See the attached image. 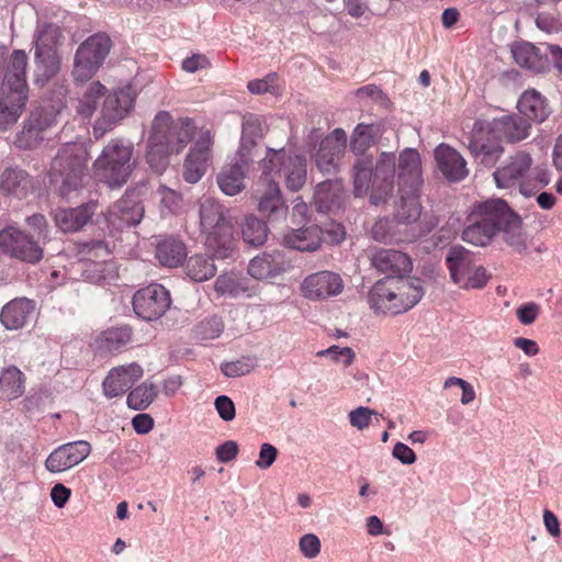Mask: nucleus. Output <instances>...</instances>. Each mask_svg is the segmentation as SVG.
Wrapping results in <instances>:
<instances>
[{"label":"nucleus","mask_w":562,"mask_h":562,"mask_svg":"<svg viewBox=\"0 0 562 562\" xmlns=\"http://www.w3.org/2000/svg\"><path fill=\"white\" fill-rule=\"evenodd\" d=\"M187 276L195 282H203L216 273L213 258L206 255L191 256L186 265Z\"/></svg>","instance_id":"nucleus-42"},{"label":"nucleus","mask_w":562,"mask_h":562,"mask_svg":"<svg viewBox=\"0 0 562 562\" xmlns=\"http://www.w3.org/2000/svg\"><path fill=\"white\" fill-rule=\"evenodd\" d=\"M469 149L474 158L485 167L494 166L504 153V148L499 143L483 142L481 139H472Z\"/></svg>","instance_id":"nucleus-43"},{"label":"nucleus","mask_w":562,"mask_h":562,"mask_svg":"<svg viewBox=\"0 0 562 562\" xmlns=\"http://www.w3.org/2000/svg\"><path fill=\"white\" fill-rule=\"evenodd\" d=\"M25 391V375L15 366L3 368L0 372V397L15 400Z\"/></svg>","instance_id":"nucleus-38"},{"label":"nucleus","mask_w":562,"mask_h":562,"mask_svg":"<svg viewBox=\"0 0 562 562\" xmlns=\"http://www.w3.org/2000/svg\"><path fill=\"white\" fill-rule=\"evenodd\" d=\"M112 267V263L103 261H92L86 265L82 276L92 283H101L103 282L105 277V271Z\"/></svg>","instance_id":"nucleus-54"},{"label":"nucleus","mask_w":562,"mask_h":562,"mask_svg":"<svg viewBox=\"0 0 562 562\" xmlns=\"http://www.w3.org/2000/svg\"><path fill=\"white\" fill-rule=\"evenodd\" d=\"M91 452V446L86 440H77L60 445L45 460V468L50 473L65 472L81 463Z\"/></svg>","instance_id":"nucleus-19"},{"label":"nucleus","mask_w":562,"mask_h":562,"mask_svg":"<svg viewBox=\"0 0 562 562\" xmlns=\"http://www.w3.org/2000/svg\"><path fill=\"white\" fill-rule=\"evenodd\" d=\"M317 356L318 357L328 356L336 362L341 361L345 367H349L356 358V355L351 348L339 347L336 345H334L327 349L318 351Z\"/></svg>","instance_id":"nucleus-53"},{"label":"nucleus","mask_w":562,"mask_h":562,"mask_svg":"<svg viewBox=\"0 0 562 562\" xmlns=\"http://www.w3.org/2000/svg\"><path fill=\"white\" fill-rule=\"evenodd\" d=\"M244 240L251 246L262 245L268 236V227L265 222L250 215L246 217L241 228Z\"/></svg>","instance_id":"nucleus-49"},{"label":"nucleus","mask_w":562,"mask_h":562,"mask_svg":"<svg viewBox=\"0 0 562 562\" xmlns=\"http://www.w3.org/2000/svg\"><path fill=\"white\" fill-rule=\"evenodd\" d=\"M252 363L249 359L225 362L221 366V371L225 376L238 378L251 371Z\"/></svg>","instance_id":"nucleus-59"},{"label":"nucleus","mask_w":562,"mask_h":562,"mask_svg":"<svg viewBox=\"0 0 562 562\" xmlns=\"http://www.w3.org/2000/svg\"><path fill=\"white\" fill-rule=\"evenodd\" d=\"M143 368L136 362L113 368L102 383L104 395L109 398L122 395L143 376Z\"/></svg>","instance_id":"nucleus-25"},{"label":"nucleus","mask_w":562,"mask_h":562,"mask_svg":"<svg viewBox=\"0 0 562 562\" xmlns=\"http://www.w3.org/2000/svg\"><path fill=\"white\" fill-rule=\"evenodd\" d=\"M535 23L537 27L548 34L559 33L562 31V21L551 13H539Z\"/></svg>","instance_id":"nucleus-60"},{"label":"nucleus","mask_w":562,"mask_h":562,"mask_svg":"<svg viewBox=\"0 0 562 562\" xmlns=\"http://www.w3.org/2000/svg\"><path fill=\"white\" fill-rule=\"evenodd\" d=\"M347 135L344 130L336 128L319 144L315 154L317 168L324 173H333L338 169L339 161L346 148Z\"/></svg>","instance_id":"nucleus-22"},{"label":"nucleus","mask_w":562,"mask_h":562,"mask_svg":"<svg viewBox=\"0 0 562 562\" xmlns=\"http://www.w3.org/2000/svg\"><path fill=\"white\" fill-rule=\"evenodd\" d=\"M144 216V206L132 194H125L108 211L106 222L115 229L137 225Z\"/></svg>","instance_id":"nucleus-23"},{"label":"nucleus","mask_w":562,"mask_h":562,"mask_svg":"<svg viewBox=\"0 0 562 562\" xmlns=\"http://www.w3.org/2000/svg\"><path fill=\"white\" fill-rule=\"evenodd\" d=\"M133 310L135 314L151 322L160 318L170 307L171 297L168 290L158 283H151L138 290L133 296Z\"/></svg>","instance_id":"nucleus-14"},{"label":"nucleus","mask_w":562,"mask_h":562,"mask_svg":"<svg viewBox=\"0 0 562 562\" xmlns=\"http://www.w3.org/2000/svg\"><path fill=\"white\" fill-rule=\"evenodd\" d=\"M277 74L271 72L262 79H255L248 82V90L254 94H262L267 92H274V86L277 82Z\"/></svg>","instance_id":"nucleus-61"},{"label":"nucleus","mask_w":562,"mask_h":562,"mask_svg":"<svg viewBox=\"0 0 562 562\" xmlns=\"http://www.w3.org/2000/svg\"><path fill=\"white\" fill-rule=\"evenodd\" d=\"M223 331L221 318L213 316L204 319L198 327V334L202 339H214Z\"/></svg>","instance_id":"nucleus-57"},{"label":"nucleus","mask_w":562,"mask_h":562,"mask_svg":"<svg viewBox=\"0 0 562 562\" xmlns=\"http://www.w3.org/2000/svg\"><path fill=\"white\" fill-rule=\"evenodd\" d=\"M517 109L519 114L527 119L530 123H543L552 113L549 100L540 91L535 88L525 90L518 101Z\"/></svg>","instance_id":"nucleus-26"},{"label":"nucleus","mask_w":562,"mask_h":562,"mask_svg":"<svg viewBox=\"0 0 562 562\" xmlns=\"http://www.w3.org/2000/svg\"><path fill=\"white\" fill-rule=\"evenodd\" d=\"M0 249L12 258L27 263H37L43 258V247L34 236L15 226L0 231Z\"/></svg>","instance_id":"nucleus-13"},{"label":"nucleus","mask_w":562,"mask_h":562,"mask_svg":"<svg viewBox=\"0 0 562 562\" xmlns=\"http://www.w3.org/2000/svg\"><path fill=\"white\" fill-rule=\"evenodd\" d=\"M26 65L25 52L14 50L0 88V130H7L13 125L24 111L29 99Z\"/></svg>","instance_id":"nucleus-3"},{"label":"nucleus","mask_w":562,"mask_h":562,"mask_svg":"<svg viewBox=\"0 0 562 562\" xmlns=\"http://www.w3.org/2000/svg\"><path fill=\"white\" fill-rule=\"evenodd\" d=\"M262 136V125L258 116L248 114L244 117L241 126L240 146L237 154L246 153L250 156L251 148Z\"/></svg>","instance_id":"nucleus-44"},{"label":"nucleus","mask_w":562,"mask_h":562,"mask_svg":"<svg viewBox=\"0 0 562 562\" xmlns=\"http://www.w3.org/2000/svg\"><path fill=\"white\" fill-rule=\"evenodd\" d=\"M97 210L95 202H89L75 209H61L55 214L56 225L65 233L81 229Z\"/></svg>","instance_id":"nucleus-31"},{"label":"nucleus","mask_w":562,"mask_h":562,"mask_svg":"<svg viewBox=\"0 0 562 562\" xmlns=\"http://www.w3.org/2000/svg\"><path fill=\"white\" fill-rule=\"evenodd\" d=\"M56 123L55 111L37 110L31 114L29 125L24 127L19 136L20 146L31 147L33 143L42 140L44 137L41 133L49 128Z\"/></svg>","instance_id":"nucleus-35"},{"label":"nucleus","mask_w":562,"mask_h":562,"mask_svg":"<svg viewBox=\"0 0 562 562\" xmlns=\"http://www.w3.org/2000/svg\"><path fill=\"white\" fill-rule=\"evenodd\" d=\"M344 286L338 273L324 270L307 276L301 284V292L311 301H323L339 295Z\"/></svg>","instance_id":"nucleus-18"},{"label":"nucleus","mask_w":562,"mask_h":562,"mask_svg":"<svg viewBox=\"0 0 562 562\" xmlns=\"http://www.w3.org/2000/svg\"><path fill=\"white\" fill-rule=\"evenodd\" d=\"M543 59L547 61L546 74L553 70L562 77V46L558 44H543Z\"/></svg>","instance_id":"nucleus-52"},{"label":"nucleus","mask_w":562,"mask_h":562,"mask_svg":"<svg viewBox=\"0 0 562 562\" xmlns=\"http://www.w3.org/2000/svg\"><path fill=\"white\" fill-rule=\"evenodd\" d=\"M195 130L194 122L189 117L175 121L168 112H159L153 121L146 147L145 158L150 169L161 175L169 165L170 155L182 151Z\"/></svg>","instance_id":"nucleus-2"},{"label":"nucleus","mask_w":562,"mask_h":562,"mask_svg":"<svg viewBox=\"0 0 562 562\" xmlns=\"http://www.w3.org/2000/svg\"><path fill=\"white\" fill-rule=\"evenodd\" d=\"M213 136L209 130L202 131L194 145L190 148L183 164V179L194 184L199 182L207 170L212 158Z\"/></svg>","instance_id":"nucleus-15"},{"label":"nucleus","mask_w":562,"mask_h":562,"mask_svg":"<svg viewBox=\"0 0 562 562\" xmlns=\"http://www.w3.org/2000/svg\"><path fill=\"white\" fill-rule=\"evenodd\" d=\"M60 40L59 27L54 24H45L35 37V60L44 68L46 77L53 76L58 69L56 46Z\"/></svg>","instance_id":"nucleus-21"},{"label":"nucleus","mask_w":562,"mask_h":562,"mask_svg":"<svg viewBox=\"0 0 562 562\" xmlns=\"http://www.w3.org/2000/svg\"><path fill=\"white\" fill-rule=\"evenodd\" d=\"M88 158L83 144L68 143L58 150L52 161L49 177L60 196L70 199L83 188Z\"/></svg>","instance_id":"nucleus-5"},{"label":"nucleus","mask_w":562,"mask_h":562,"mask_svg":"<svg viewBox=\"0 0 562 562\" xmlns=\"http://www.w3.org/2000/svg\"><path fill=\"white\" fill-rule=\"evenodd\" d=\"M134 146L120 138L111 139L93 162L94 175L110 188L125 184L135 168Z\"/></svg>","instance_id":"nucleus-7"},{"label":"nucleus","mask_w":562,"mask_h":562,"mask_svg":"<svg viewBox=\"0 0 562 562\" xmlns=\"http://www.w3.org/2000/svg\"><path fill=\"white\" fill-rule=\"evenodd\" d=\"M250 164L251 157L241 153L221 168L216 176V183L223 194L235 196L246 189Z\"/></svg>","instance_id":"nucleus-16"},{"label":"nucleus","mask_w":562,"mask_h":562,"mask_svg":"<svg viewBox=\"0 0 562 562\" xmlns=\"http://www.w3.org/2000/svg\"><path fill=\"white\" fill-rule=\"evenodd\" d=\"M446 263L452 282L463 290L482 289L491 278L483 266L476 265L475 255L460 245L448 250Z\"/></svg>","instance_id":"nucleus-8"},{"label":"nucleus","mask_w":562,"mask_h":562,"mask_svg":"<svg viewBox=\"0 0 562 562\" xmlns=\"http://www.w3.org/2000/svg\"><path fill=\"white\" fill-rule=\"evenodd\" d=\"M157 194L160 201L161 214H175L179 211L182 201L180 193L166 186H159Z\"/></svg>","instance_id":"nucleus-51"},{"label":"nucleus","mask_w":562,"mask_h":562,"mask_svg":"<svg viewBox=\"0 0 562 562\" xmlns=\"http://www.w3.org/2000/svg\"><path fill=\"white\" fill-rule=\"evenodd\" d=\"M345 191L338 180H327L319 183L314 193V205L319 213L337 214L344 204Z\"/></svg>","instance_id":"nucleus-27"},{"label":"nucleus","mask_w":562,"mask_h":562,"mask_svg":"<svg viewBox=\"0 0 562 562\" xmlns=\"http://www.w3.org/2000/svg\"><path fill=\"white\" fill-rule=\"evenodd\" d=\"M30 186L29 176L20 169L7 168L0 179V188L7 193L23 195Z\"/></svg>","instance_id":"nucleus-45"},{"label":"nucleus","mask_w":562,"mask_h":562,"mask_svg":"<svg viewBox=\"0 0 562 562\" xmlns=\"http://www.w3.org/2000/svg\"><path fill=\"white\" fill-rule=\"evenodd\" d=\"M157 387L153 382L145 381L127 395V405L135 411L146 409L157 396Z\"/></svg>","instance_id":"nucleus-47"},{"label":"nucleus","mask_w":562,"mask_h":562,"mask_svg":"<svg viewBox=\"0 0 562 562\" xmlns=\"http://www.w3.org/2000/svg\"><path fill=\"white\" fill-rule=\"evenodd\" d=\"M372 266L386 277H406L413 262L408 255L393 248H381L371 256Z\"/></svg>","instance_id":"nucleus-24"},{"label":"nucleus","mask_w":562,"mask_h":562,"mask_svg":"<svg viewBox=\"0 0 562 562\" xmlns=\"http://www.w3.org/2000/svg\"><path fill=\"white\" fill-rule=\"evenodd\" d=\"M260 181L265 189L258 195V212L269 221L285 218L288 206L282 198L276 177L284 175L285 186L292 192L300 191L306 182V158L286 150L267 147L265 157L259 162Z\"/></svg>","instance_id":"nucleus-1"},{"label":"nucleus","mask_w":562,"mask_h":562,"mask_svg":"<svg viewBox=\"0 0 562 562\" xmlns=\"http://www.w3.org/2000/svg\"><path fill=\"white\" fill-rule=\"evenodd\" d=\"M277 456V448L270 443L265 442L260 447L259 458L256 461V465L262 470L269 469L274 463Z\"/></svg>","instance_id":"nucleus-63"},{"label":"nucleus","mask_w":562,"mask_h":562,"mask_svg":"<svg viewBox=\"0 0 562 562\" xmlns=\"http://www.w3.org/2000/svg\"><path fill=\"white\" fill-rule=\"evenodd\" d=\"M372 158H358L353 166L355 194L362 196L372 188Z\"/></svg>","instance_id":"nucleus-46"},{"label":"nucleus","mask_w":562,"mask_h":562,"mask_svg":"<svg viewBox=\"0 0 562 562\" xmlns=\"http://www.w3.org/2000/svg\"><path fill=\"white\" fill-rule=\"evenodd\" d=\"M438 168L449 181H461L468 176L464 158L452 147L440 144L435 149Z\"/></svg>","instance_id":"nucleus-29"},{"label":"nucleus","mask_w":562,"mask_h":562,"mask_svg":"<svg viewBox=\"0 0 562 562\" xmlns=\"http://www.w3.org/2000/svg\"><path fill=\"white\" fill-rule=\"evenodd\" d=\"M323 231L318 226L292 229L284 235V244L300 251H314L319 248Z\"/></svg>","instance_id":"nucleus-36"},{"label":"nucleus","mask_w":562,"mask_h":562,"mask_svg":"<svg viewBox=\"0 0 562 562\" xmlns=\"http://www.w3.org/2000/svg\"><path fill=\"white\" fill-rule=\"evenodd\" d=\"M531 167L532 158L529 153L524 150L515 153L494 171L496 187L501 189L518 187L521 195L526 198L533 195L537 192V186L532 182Z\"/></svg>","instance_id":"nucleus-10"},{"label":"nucleus","mask_w":562,"mask_h":562,"mask_svg":"<svg viewBox=\"0 0 562 562\" xmlns=\"http://www.w3.org/2000/svg\"><path fill=\"white\" fill-rule=\"evenodd\" d=\"M135 94L128 87L115 90L105 95L100 116L93 125V136L101 138L114 128L133 110Z\"/></svg>","instance_id":"nucleus-12"},{"label":"nucleus","mask_w":562,"mask_h":562,"mask_svg":"<svg viewBox=\"0 0 562 562\" xmlns=\"http://www.w3.org/2000/svg\"><path fill=\"white\" fill-rule=\"evenodd\" d=\"M214 406H215V409H216L218 416L223 420L231 422L235 418V416H236L235 404L232 401V398L228 397L227 395L217 396L215 398Z\"/></svg>","instance_id":"nucleus-62"},{"label":"nucleus","mask_w":562,"mask_h":562,"mask_svg":"<svg viewBox=\"0 0 562 562\" xmlns=\"http://www.w3.org/2000/svg\"><path fill=\"white\" fill-rule=\"evenodd\" d=\"M422 181L419 154L415 149L406 148L398 158V188L418 191Z\"/></svg>","instance_id":"nucleus-30"},{"label":"nucleus","mask_w":562,"mask_h":562,"mask_svg":"<svg viewBox=\"0 0 562 562\" xmlns=\"http://www.w3.org/2000/svg\"><path fill=\"white\" fill-rule=\"evenodd\" d=\"M512 56L517 65L535 74H546L547 61L543 59V45L536 46L528 42L512 46Z\"/></svg>","instance_id":"nucleus-33"},{"label":"nucleus","mask_w":562,"mask_h":562,"mask_svg":"<svg viewBox=\"0 0 562 562\" xmlns=\"http://www.w3.org/2000/svg\"><path fill=\"white\" fill-rule=\"evenodd\" d=\"M200 229L205 245L216 258L225 259L235 249L234 226L228 210L214 198L203 196L198 202Z\"/></svg>","instance_id":"nucleus-4"},{"label":"nucleus","mask_w":562,"mask_h":562,"mask_svg":"<svg viewBox=\"0 0 562 562\" xmlns=\"http://www.w3.org/2000/svg\"><path fill=\"white\" fill-rule=\"evenodd\" d=\"M495 127L509 143L521 142L531 132V123L521 114L505 115L495 122Z\"/></svg>","instance_id":"nucleus-37"},{"label":"nucleus","mask_w":562,"mask_h":562,"mask_svg":"<svg viewBox=\"0 0 562 562\" xmlns=\"http://www.w3.org/2000/svg\"><path fill=\"white\" fill-rule=\"evenodd\" d=\"M34 307V303L29 299H14L2 307L0 321L7 329H20L32 316Z\"/></svg>","instance_id":"nucleus-32"},{"label":"nucleus","mask_w":562,"mask_h":562,"mask_svg":"<svg viewBox=\"0 0 562 562\" xmlns=\"http://www.w3.org/2000/svg\"><path fill=\"white\" fill-rule=\"evenodd\" d=\"M497 226L503 235L504 241L518 254H526L528 250L527 234L522 228L520 216L514 212L506 201L499 199L497 211Z\"/></svg>","instance_id":"nucleus-17"},{"label":"nucleus","mask_w":562,"mask_h":562,"mask_svg":"<svg viewBox=\"0 0 562 562\" xmlns=\"http://www.w3.org/2000/svg\"><path fill=\"white\" fill-rule=\"evenodd\" d=\"M396 172V158L392 153H382L372 170L370 201L374 205L384 203L391 195Z\"/></svg>","instance_id":"nucleus-20"},{"label":"nucleus","mask_w":562,"mask_h":562,"mask_svg":"<svg viewBox=\"0 0 562 562\" xmlns=\"http://www.w3.org/2000/svg\"><path fill=\"white\" fill-rule=\"evenodd\" d=\"M392 456L402 464L411 465L416 462V454L412 448L403 442H396L392 450Z\"/></svg>","instance_id":"nucleus-64"},{"label":"nucleus","mask_w":562,"mask_h":562,"mask_svg":"<svg viewBox=\"0 0 562 562\" xmlns=\"http://www.w3.org/2000/svg\"><path fill=\"white\" fill-rule=\"evenodd\" d=\"M378 127L360 123L356 126L350 142V148L357 156H362L374 144Z\"/></svg>","instance_id":"nucleus-48"},{"label":"nucleus","mask_w":562,"mask_h":562,"mask_svg":"<svg viewBox=\"0 0 562 562\" xmlns=\"http://www.w3.org/2000/svg\"><path fill=\"white\" fill-rule=\"evenodd\" d=\"M376 412L364 406H360L349 413V423L352 427L363 430L367 428L372 419V416H375Z\"/></svg>","instance_id":"nucleus-58"},{"label":"nucleus","mask_w":562,"mask_h":562,"mask_svg":"<svg viewBox=\"0 0 562 562\" xmlns=\"http://www.w3.org/2000/svg\"><path fill=\"white\" fill-rule=\"evenodd\" d=\"M132 329L128 326L112 327L103 330L95 339L97 349L100 351H119L130 344Z\"/></svg>","instance_id":"nucleus-39"},{"label":"nucleus","mask_w":562,"mask_h":562,"mask_svg":"<svg viewBox=\"0 0 562 562\" xmlns=\"http://www.w3.org/2000/svg\"><path fill=\"white\" fill-rule=\"evenodd\" d=\"M424 289L419 279L385 277L370 291V305L375 311L401 314L414 307L423 297Z\"/></svg>","instance_id":"nucleus-6"},{"label":"nucleus","mask_w":562,"mask_h":562,"mask_svg":"<svg viewBox=\"0 0 562 562\" xmlns=\"http://www.w3.org/2000/svg\"><path fill=\"white\" fill-rule=\"evenodd\" d=\"M105 90L100 81L83 85L77 104L78 114L86 119L91 117L99 105V100L104 97Z\"/></svg>","instance_id":"nucleus-41"},{"label":"nucleus","mask_w":562,"mask_h":562,"mask_svg":"<svg viewBox=\"0 0 562 562\" xmlns=\"http://www.w3.org/2000/svg\"><path fill=\"white\" fill-rule=\"evenodd\" d=\"M321 540L314 533H305L299 540V549L306 559H314L321 552Z\"/></svg>","instance_id":"nucleus-55"},{"label":"nucleus","mask_w":562,"mask_h":562,"mask_svg":"<svg viewBox=\"0 0 562 562\" xmlns=\"http://www.w3.org/2000/svg\"><path fill=\"white\" fill-rule=\"evenodd\" d=\"M111 46V38L105 33L93 34L80 44L74 59L75 81L82 85L89 81L105 60Z\"/></svg>","instance_id":"nucleus-11"},{"label":"nucleus","mask_w":562,"mask_h":562,"mask_svg":"<svg viewBox=\"0 0 562 562\" xmlns=\"http://www.w3.org/2000/svg\"><path fill=\"white\" fill-rule=\"evenodd\" d=\"M288 262L280 250L263 252L250 260L248 273L258 280L274 278L288 269Z\"/></svg>","instance_id":"nucleus-28"},{"label":"nucleus","mask_w":562,"mask_h":562,"mask_svg":"<svg viewBox=\"0 0 562 562\" xmlns=\"http://www.w3.org/2000/svg\"><path fill=\"white\" fill-rule=\"evenodd\" d=\"M26 224L34 231V238L40 244H45L48 239V224L44 215L33 214L26 218Z\"/></svg>","instance_id":"nucleus-56"},{"label":"nucleus","mask_w":562,"mask_h":562,"mask_svg":"<svg viewBox=\"0 0 562 562\" xmlns=\"http://www.w3.org/2000/svg\"><path fill=\"white\" fill-rule=\"evenodd\" d=\"M498 203L499 199H491L473 205L461 235L463 241L475 247H486L493 241L499 233Z\"/></svg>","instance_id":"nucleus-9"},{"label":"nucleus","mask_w":562,"mask_h":562,"mask_svg":"<svg viewBox=\"0 0 562 562\" xmlns=\"http://www.w3.org/2000/svg\"><path fill=\"white\" fill-rule=\"evenodd\" d=\"M156 257L162 266L176 268L182 265L186 259L187 247L179 239H164L157 245Z\"/></svg>","instance_id":"nucleus-40"},{"label":"nucleus","mask_w":562,"mask_h":562,"mask_svg":"<svg viewBox=\"0 0 562 562\" xmlns=\"http://www.w3.org/2000/svg\"><path fill=\"white\" fill-rule=\"evenodd\" d=\"M214 289L218 294L229 296H237L247 290V288L241 284V279L233 272L221 274L215 280Z\"/></svg>","instance_id":"nucleus-50"},{"label":"nucleus","mask_w":562,"mask_h":562,"mask_svg":"<svg viewBox=\"0 0 562 562\" xmlns=\"http://www.w3.org/2000/svg\"><path fill=\"white\" fill-rule=\"evenodd\" d=\"M398 200L394 204V218L404 225L416 223L422 214L418 191L398 188Z\"/></svg>","instance_id":"nucleus-34"}]
</instances>
